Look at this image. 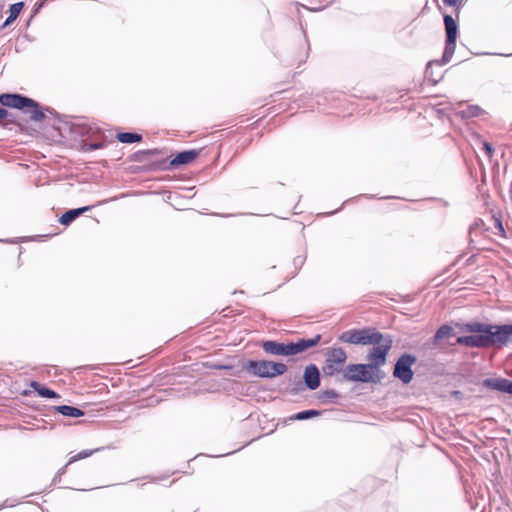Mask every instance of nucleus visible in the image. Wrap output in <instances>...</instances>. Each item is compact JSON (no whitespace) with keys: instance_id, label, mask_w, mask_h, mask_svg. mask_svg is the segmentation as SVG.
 <instances>
[{"instance_id":"obj_15","label":"nucleus","mask_w":512,"mask_h":512,"mask_svg":"<svg viewBox=\"0 0 512 512\" xmlns=\"http://www.w3.org/2000/svg\"><path fill=\"white\" fill-rule=\"evenodd\" d=\"M89 210V207H82V208H77V209H73V210H69L67 212H65L61 217H60V223L62 225H69L72 221H74L79 215H81L83 212Z\"/></svg>"},{"instance_id":"obj_21","label":"nucleus","mask_w":512,"mask_h":512,"mask_svg":"<svg viewBox=\"0 0 512 512\" xmlns=\"http://www.w3.org/2000/svg\"><path fill=\"white\" fill-rule=\"evenodd\" d=\"M490 325H485L481 323H468L465 325V330L476 333V334H488Z\"/></svg>"},{"instance_id":"obj_8","label":"nucleus","mask_w":512,"mask_h":512,"mask_svg":"<svg viewBox=\"0 0 512 512\" xmlns=\"http://www.w3.org/2000/svg\"><path fill=\"white\" fill-rule=\"evenodd\" d=\"M487 333L488 347L492 345L504 346L512 341V325H490Z\"/></svg>"},{"instance_id":"obj_1","label":"nucleus","mask_w":512,"mask_h":512,"mask_svg":"<svg viewBox=\"0 0 512 512\" xmlns=\"http://www.w3.org/2000/svg\"><path fill=\"white\" fill-rule=\"evenodd\" d=\"M320 335H316L311 339H300L295 343H278L275 341H266L263 343V350L266 353L272 355H296L299 354L315 345H317L320 341Z\"/></svg>"},{"instance_id":"obj_3","label":"nucleus","mask_w":512,"mask_h":512,"mask_svg":"<svg viewBox=\"0 0 512 512\" xmlns=\"http://www.w3.org/2000/svg\"><path fill=\"white\" fill-rule=\"evenodd\" d=\"M0 103L17 109H31V119L34 121H40L44 118V113L39 109L37 102L19 94H2L0 95Z\"/></svg>"},{"instance_id":"obj_14","label":"nucleus","mask_w":512,"mask_h":512,"mask_svg":"<svg viewBox=\"0 0 512 512\" xmlns=\"http://www.w3.org/2000/svg\"><path fill=\"white\" fill-rule=\"evenodd\" d=\"M197 155H198V152H196L194 150L180 152L171 161V164L174 166L188 164V163L192 162L197 157Z\"/></svg>"},{"instance_id":"obj_11","label":"nucleus","mask_w":512,"mask_h":512,"mask_svg":"<svg viewBox=\"0 0 512 512\" xmlns=\"http://www.w3.org/2000/svg\"><path fill=\"white\" fill-rule=\"evenodd\" d=\"M483 385L489 389L504 392L512 395V381L505 378H487Z\"/></svg>"},{"instance_id":"obj_13","label":"nucleus","mask_w":512,"mask_h":512,"mask_svg":"<svg viewBox=\"0 0 512 512\" xmlns=\"http://www.w3.org/2000/svg\"><path fill=\"white\" fill-rule=\"evenodd\" d=\"M304 382L306 386L311 389L315 390L320 385V373L318 368L311 364L305 368L304 371Z\"/></svg>"},{"instance_id":"obj_19","label":"nucleus","mask_w":512,"mask_h":512,"mask_svg":"<svg viewBox=\"0 0 512 512\" xmlns=\"http://www.w3.org/2000/svg\"><path fill=\"white\" fill-rule=\"evenodd\" d=\"M31 387L38 393L39 396L45 397V398H56L58 395L53 391L50 390L42 385H40L37 382H32Z\"/></svg>"},{"instance_id":"obj_9","label":"nucleus","mask_w":512,"mask_h":512,"mask_svg":"<svg viewBox=\"0 0 512 512\" xmlns=\"http://www.w3.org/2000/svg\"><path fill=\"white\" fill-rule=\"evenodd\" d=\"M347 360V354L342 348H332L327 352L324 372L327 375H334L342 371Z\"/></svg>"},{"instance_id":"obj_12","label":"nucleus","mask_w":512,"mask_h":512,"mask_svg":"<svg viewBox=\"0 0 512 512\" xmlns=\"http://www.w3.org/2000/svg\"><path fill=\"white\" fill-rule=\"evenodd\" d=\"M487 334H475L470 336H461L457 343L468 347H488Z\"/></svg>"},{"instance_id":"obj_23","label":"nucleus","mask_w":512,"mask_h":512,"mask_svg":"<svg viewBox=\"0 0 512 512\" xmlns=\"http://www.w3.org/2000/svg\"><path fill=\"white\" fill-rule=\"evenodd\" d=\"M451 335H452V328L450 326H447V325L441 326L435 334V341L449 338Z\"/></svg>"},{"instance_id":"obj_7","label":"nucleus","mask_w":512,"mask_h":512,"mask_svg":"<svg viewBox=\"0 0 512 512\" xmlns=\"http://www.w3.org/2000/svg\"><path fill=\"white\" fill-rule=\"evenodd\" d=\"M444 24H445V31H446V44L444 53L442 56L441 64H447L454 52L456 47V39H457V32H458V26L450 15L444 16Z\"/></svg>"},{"instance_id":"obj_24","label":"nucleus","mask_w":512,"mask_h":512,"mask_svg":"<svg viewBox=\"0 0 512 512\" xmlns=\"http://www.w3.org/2000/svg\"><path fill=\"white\" fill-rule=\"evenodd\" d=\"M319 415L317 410H306L295 414L292 419L294 420H306Z\"/></svg>"},{"instance_id":"obj_2","label":"nucleus","mask_w":512,"mask_h":512,"mask_svg":"<svg viewBox=\"0 0 512 512\" xmlns=\"http://www.w3.org/2000/svg\"><path fill=\"white\" fill-rule=\"evenodd\" d=\"M384 374L380 369H376L371 363L368 364H350L343 373V377L351 382L378 383Z\"/></svg>"},{"instance_id":"obj_4","label":"nucleus","mask_w":512,"mask_h":512,"mask_svg":"<svg viewBox=\"0 0 512 512\" xmlns=\"http://www.w3.org/2000/svg\"><path fill=\"white\" fill-rule=\"evenodd\" d=\"M339 341L354 345H371L381 339V333L374 329H351L341 333Z\"/></svg>"},{"instance_id":"obj_26","label":"nucleus","mask_w":512,"mask_h":512,"mask_svg":"<svg viewBox=\"0 0 512 512\" xmlns=\"http://www.w3.org/2000/svg\"><path fill=\"white\" fill-rule=\"evenodd\" d=\"M484 149H485V151H486L488 156L492 155V151L493 150H492V147H491V145L489 143H487V142L484 143Z\"/></svg>"},{"instance_id":"obj_16","label":"nucleus","mask_w":512,"mask_h":512,"mask_svg":"<svg viewBox=\"0 0 512 512\" xmlns=\"http://www.w3.org/2000/svg\"><path fill=\"white\" fill-rule=\"evenodd\" d=\"M63 416L78 418L84 415V412L76 407L61 405L55 408Z\"/></svg>"},{"instance_id":"obj_27","label":"nucleus","mask_w":512,"mask_h":512,"mask_svg":"<svg viewBox=\"0 0 512 512\" xmlns=\"http://www.w3.org/2000/svg\"><path fill=\"white\" fill-rule=\"evenodd\" d=\"M7 111L3 108H0V120L4 119L7 117Z\"/></svg>"},{"instance_id":"obj_25","label":"nucleus","mask_w":512,"mask_h":512,"mask_svg":"<svg viewBox=\"0 0 512 512\" xmlns=\"http://www.w3.org/2000/svg\"><path fill=\"white\" fill-rule=\"evenodd\" d=\"M459 0H443L445 6L453 7L456 6Z\"/></svg>"},{"instance_id":"obj_17","label":"nucleus","mask_w":512,"mask_h":512,"mask_svg":"<svg viewBox=\"0 0 512 512\" xmlns=\"http://www.w3.org/2000/svg\"><path fill=\"white\" fill-rule=\"evenodd\" d=\"M22 8H23L22 2L12 4L9 9V17L5 20L4 26L10 25L14 20H16V18L20 14Z\"/></svg>"},{"instance_id":"obj_20","label":"nucleus","mask_w":512,"mask_h":512,"mask_svg":"<svg viewBox=\"0 0 512 512\" xmlns=\"http://www.w3.org/2000/svg\"><path fill=\"white\" fill-rule=\"evenodd\" d=\"M462 118H472L479 116L482 109L477 105H468L466 108L458 112Z\"/></svg>"},{"instance_id":"obj_10","label":"nucleus","mask_w":512,"mask_h":512,"mask_svg":"<svg viewBox=\"0 0 512 512\" xmlns=\"http://www.w3.org/2000/svg\"><path fill=\"white\" fill-rule=\"evenodd\" d=\"M415 358L409 354L402 355L396 362L393 375L400 379L404 384L411 382L413 371L411 369L415 362Z\"/></svg>"},{"instance_id":"obj_22","label":"nucleus","mask_w":512,"mask_h":512,"mask_svg":"<svg viewBox=\"0 0 512 512\" xmlns=\"http://www.w3.org/2000/svg\"><path fill=\"white\" fill-rule=\"evenodd\" d=\"M96 450H83L81 452H79L78 454L72 456L67 465L65 467H63L61 470H60V473L63 474L65 473V470H66V467L78 460H82V459H85V458H88L89 456H91Z\"/></svg>"},{"instance_id":"obj_18","label":"nucleus","mask_w":512,"mask_h":512,"mask_svg":"<svg viewBox=\"0 0 512 512\" xmlns=\"http://www.w3.org/2000/svg\"><path fill=\"white\" fill-rule=\"evenodd\" d=\"M116 138L121 143H135L141 141L142 136L136 133L122 132L118 133Z\"/></svg>"},{"instance_id":"obj_6","label":"nucleus","mask_w":512,"mask_h":512,"mask_svg":"<svg viewBox=\"0 0 512 512\" xmlns=\"http://www.w3.org/2000/svg\"><path fill=\"white\" fill-rule=\"evenodd\" d=\"M372 344L374 347L367 354L366 359L376 367V369H380V367L386 363L388 352L392 347V340L381 334V339Z\"/></svg>"},{"instance_id":"obj_5","label":"nucleus","mask_w":512,"mask_h":512,"mask_svg":"<svg viewBox=\"0 0 512 512\" xmlns=\"http://www.w3.org/2000/svg\"><path fill=\"white\" fill-rule=\"evenodd\" d=\"M247 370L259 377L273 378L286 372L287 366L273 361H249Z\"/></svg>"}]
</instances>
